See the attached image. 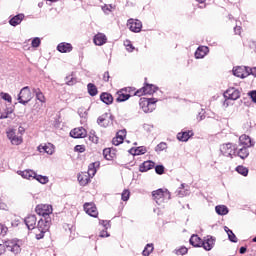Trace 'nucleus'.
<instances>
[{"label":"nucleus","instance_id":"nucleus-1","mask_svg":"<svg viewBox=\"0 0 256 256\" xmlns=\"http://www.w3.org/2000/svg\"><path fill=\"white\" fill-rule=\"evenodd\" d=\"M5 249L11 251V253H14V255H17L21 253V244H19V240H7L4 242V244H0V255L5 253Z\"/></svg>","mask_w":256,"mask_h":256},{"label":"nucleus","instance_id":"nucleus-2","mask_svg":"<svg viewBox=\"0 0 256 256\" xmlns=\"http://www.w3.org/2000/svg\"><path fill=\"white\" fill-rule=\"evenodd\" d=\"M49 227H51V217L41 218L38 221V226L35 230L36 239H43L45 237V233L49 231Z\"/></svg>","mask_w":256,"mask_h":256},{"label":"nucleus","instance_id":"nucleus-3","mask_svg":"<svg viewBox=\"0 0 256 256\" xmlns=\"http://www.w3.org/2000/svg\"><path fill=\"white\" fill-rule=\"evenodd\" d=\"M152 197L157 205H163L166 199H171V193L168 190L158 189L152 192Z\"/></svg>","mask_w":256,"mask_h":256},{"label":"nucleus","instance_id":"nucleus-4","mask_svg":"<svg viewBox=\"0 0 256 256\" xmlns=\"http://www.w3.org/2000/svg\"><path fill=\"white\" fill-rule=\"evenodd\" d=\"M156 102L157 99L155 98H141L139 105L144 113H153V111H155Z\"/></svg>","mask_w":256,"mask_h":256},{"label":"nucleus","instance_id":"nucleus-5","mask_svg":"<svg viewBox=\"0 0 256 256\" xmlns=\"http://www.w3.org/2000/svg\"><path fill=\"white\" fill-rule=\"evenodd\" d=\"M6 135L12 145H21L23 143V136L19 135L15 128H7Z\"/></svg>","mask_w":256,"mask_h":256},{"label":"nucleus","instance_id":"nucleus-6","mask_svg":"<svg viewBox=\"0 0 256 256\" xmlns=\"http://www.w3.org/2000/svg\"><path fill=\"white\" fill-rule=\"evenodd\" d=\"M32 99L33 94H31V89L29 88V86L23 87L18 94L19 103H21L22 105H27Z\"/></svg>","mask_w":256,"mask_h":256},{"label":"nucleus","instance_id":"nucleus-7","mask_svg":"<svg viewBox=\"0 0 256 256\" xmlns=\"http://www.w3.org/2000/svg\"><path fill=\"white\" fill-rule=\"evenodd\" d=\"M37 215L43 217V219H47L53 213V207L49 204H39L35 209Z\"/></svg>","mask_w":256,"mask_h":256},{"label":"nucleus","instance_id":"nucleus-8","mask_svg":"<svg viewBox=\"0 0 256 256\" xmlns=\"http://www.w3.org/2000/svg\"><path fill=\"white\" fill-rule=\"evenodd\" d=\"M155 91H157V87L155 85L146 84L143 88L137 90L134 95H136V97H141L143 95H153Z\"/></svg>","mask_w":256,"mask_h":256},{"label":"nucleus","instance_id":"nucleus-9","mask_svg":"<svg viewBox=\"0 0 256 256\" xmlns=\"http://www.w3.org/2000/svg\"><path fill=\"white\" fill-rule=\"evenodd\" d=\"M236 147L235 145L231 144V143H227V144H222L220 146V151L222 153V155H224L225 157H232L236 151Z\"/></svg>","mask_w":256,"mask_h":256},{"label":"nucleus","instance_id":"nucleus-10","mask_svg":"<svg viewBox=\"0 0 256 256\" xmlns=\"http://www.w3.org/2000/svg\"><path fill=\"white\" fill-rule=\"evenodd\" d=\"M232 71L235 77H240L241 79H245V77H249V67L236 66L233 68Z\"/></svg>","mask_w":256,"mask_h":256},{"label":"nucleus","instance_id":"nucleus-11","mask_svg":"<svg viewBox=\"0 0 256 256\" xmlns=\"http://www.w3.org/2000/svg\"><path fill=\"white\" fill-rule=\"evenodd\" d=\"M127 27L132 31L133 33H140L141 29L143 27V24L139 20L135 19H129L127 22Z\"/></svg>","mask_w":256,"mask_h":256},{"label":"nucleus","instance_id":"nucleus-12","mask_svg":"<svg viewBox=\"0 0 256 256\" xmlns=\"http://www.w3.org/2000/svg\"><path fill=\"white\" fill-rule=\"evenodd\" d=\"M70 137H73V139H85L87 137V130L83 127L74 128L70 131Z\"/></svg>","mask_w":256,"mask_h":256},{"label":"nucleus","instance_id":"nucleus-13","mask_svg":"<svg viewBox=\"0 0 256 256\" xmlns=\"http://www.w3.org/2000/svg\"><path fill=\"white\" fill-rule=\"evenodd\" d=\"M97 123L98 125H100V127H109V125L113 123V119H111V114L109 113L102 114L97 119Z\"/></svg>","mask_w":256,"mask_h":256},{"label":"nucleus","instance_id":"nucleus-14","mask_svg":"<svg viewBox=\"0 0 256 256\" xmlns=\"http://www.w3.org/2000/svg\"><path fill=\"white\" fill-rule=\"evenodd\" d=\"M215 237L213 236H206L204 237V239L202 240V246L203 249H205V251H211V249H213V247H215Z\"/></svg>","mask_w":256,"mask_h":256},{"label":"nucleus","instance_id":"nucleus-15","mask_svg":"<svg viewBox=\"0 0 256 256\" xmlns=\"http://www.w3.org/2000/svg\"><path fill=\"white\" fill-rule=\"evenodd\" d=\"M131 88H125L117 92V103H123V101H128V99L131 97Z\"/></svg>","mask_w":256,"mask_h":256},{"label":"nucleus","instance_id":"nucleus-16","mask_svg":"<svg viewBox=\"0 0 256 256\" xmlns=\"http://www.w3.org/2000/svg\"><path fill=\"white\" fill-rule=\"evenodd\" d=\"M224 97H227V99H231L232 101H237V99L241 97V92L238 89L229 88L226 90Z\"/></svg>","mask_w":256,"mask_h":256},{"label":"nucleus","instance_id":"nucleus-17","mask_svg":"<svg viewBox=\"0 0 256 256\" xmlns=\"http://www.w3.org/2000/svg\"><path fill=\"white\" fill-rule=\"evenodd\" d=\"M84 211L87 213V215H90V217H97L99 215L97 207L93 203H85Z\"/></svg>","mask_w":256,"mask_h":256},{"label":"nucleus","instance_id":"nucleus-18","mask_svg":"<svg viewBox=\"0 0 256 256\" xmlns=\"http://www.w3.org/2000/svg\"><path fill=\"white\" fill-rule=\"evenodd\" d=\"M38 151L40 153H47V155H53L55 153V146L51 143L38 146Z\"/></svg>","mask_w":256,"mask_h":256},{"label":"nucleus","instance_id":"nucleus-19","mask_svg":"<svg viewBox=\"0 0 256 256\" xmlns=\"http://www.w3.org/2000/svg\"><path fill=\"white\" fill-rule=\"evenodd\" d=\"M93 42L98 47H101V46L105 45V43H107V36L103 33H98L94 36Z\"/></svg>","mask_w":256,"mask_h":256},{"label":"nucleus","instance_id":"nucleus-20","mask_svg":"<svg viewBox=\"0 0 256 256\" xmlns=\"http://www.w3.org/2000/svg\"><path fill=\"white\" fill-rule=\"evenodd\" d=\"M24 223L31 231L35 229V225H37V217L35 215H29L28 217L25 218Z\"/></svg>","mask_w":256,"mask_h":256},{"label":"nucleus","instance_id":"nucleus-21","mask_svg":"<svg viewBox=\"0 0 256 256\" xmlns=\"http://www.w3.org/2000/svg\"><path fill=\"white\" fill-rule=\"evenodd\" d=\"M57 50L60 53H71L73 51V46L70 43L62 42L58 44Z\"/></svg>","mask_w":256,"mask_h":256},{"label":"nucleus","instance_id":"nucleus-22","mask_svg":"<svg viewBox=\"0 0 256 256\" xmlns=\"http://www.w3.org/2000/svg\"><path fill=\"white\" fill-rule=\"evenodd\" d=\"M239 143L240 145H244V147H253L255 145V143L251 141V137L245 134L239 137Z\"/></svg>","mask_w":256,"mask_h":256},{"label":"nucleus","instance_id":"nucleus-23","mask_svg":"<svg viewBox=\"0 0 256 256\" xmlns=\"http://www.w3.org/2000/svg\"><path fill=\"white\" fill-rule=\"evenodd\" d=\"M207 53H209V47L200 46L197 48V50L195 52V57H196V59H203V57H205V55H207Z\"/></svg>","mask_w":256,"mask_h":256},{"label":"nucleus","instance_id":"nucleus-24","mask_svg":"<svg viewBox=\"0 0 256 256\" xmlns=\"http://www.w3.org/2000/svg\"><path fill=\"white\" fill-rule=\"evenodd\" d=\"M153 167H155V162L148 160L143 162L140 167H139V171L141 173H145L147 171H149L150 169H153Z\"/></svg>","mask_w":256,"mask_h":256},{"label":"nucleus","instance_id":"nucleus-25","mask_svg":"<svg viewBox=\"0 0 256 256\" xmlns=\"http://www.w3.org/2000/svg\"><path fill=\"white\" fill-rule=\"evenodd\" d=\"M37 173L33 170H24V171H18V175H21L23 179H35V175Z\"/></svg>","mask_w":256,"mask_h":256},{"label":"nucleus","instance_id":"nucleus-26","mask_svg":"<svg viewBox=\"0 0 256 256\" xmlns=\"http://www.w3.org/2000/svg\"><path fill=\"white\" fill-rule=\"evenodd\" d=\"M23 19H25V15L24 14H18L14 17H12L9 20L10 25H12V27H17V25H20V23L23 21Z\"/></svg>","mask_w":256,"mask_h":256},{"label":"nucleus","instance_id":"nucleus-27","mask_svg":"<svg viewBox=\"0 0 256 256\" xmlns=\"http://www.w3.org/2000/svg\"><path fill=\"white\" fill-rule=\"evenodd\" d=\"M176 193L178 197H187L189 195V186L181 184Z\"/></svg>","mask_w":256,"mask_h":256},{"label":"nucleus","instance_id":"nucleus-28","mask_svg":"<svg viewBox=\"0 0 256 256\" xmlns=\"http://www.w3.org/2000/svg\"><path fill=\"white\" fill-rule=\"evenodd\" d=\"M78 181L80 185L85 187V185L89 184V181H91V179L89 178V175H87V172H82L81 174L78 175Z\"/></svg>","mask_w":256,"mask_h":256},{"label":"nucleus","instance_id":"nucleus-29","mask_svg":"<svg viewBox=\"0 0 256 256\" xmlns=\"http://www.w3.org/2000/svg\"><path fill=\"white\" fill-rule=\"evenodd\" d=\"M203 240L198 235H192L190 238V245L193 247H202Z\"/></svg>","mask_w":256,"mask_h":256},{"label":"nucleus","instance_id":"nucleus-30","mask_svg":"<svg viewBox=\"0 0 256 256\" xmlns=\"http://www.w3.org/2000/svg\"><path fill=\"white\" fill-rule=\"evenodd\" d=\"M100 99L106 105H111V103H113V96L107 92L102 93Z\"/></svg>","mask_w":256,"mask_h":256},{"label":"nucleus","instance_id":"nucleus-31","mask_svg":"<svg viewBox=\"0 0 256 256\" xmlns=\"http://www.w3.org/2000/svg\"><path fill=\"white\" fill-rule=\"evenodd\" d=\"M191 135H193V132L189 131V132H180L177 134V139L178 141H189V139L191 138Z\"/></svg>","mask_w":256,"mask_h":256},{"label":"nucleus","instance_id":"nucleus-32","mask_svg":"<svg viewBox=\"0 0 256 256\" xmlns=\"http://www.w3.org/2000/svg\"><path fill=\"white\" fill-rule=\"evenodd\" d=\"M249 147L243 146L242 148L238 149L237 155L240 159H247L249 157Z\"/></svg>","mask_w":256,"mask_h":256},{"label":"nucleus","instance_id":"nucleus-33","mask_svg":"<svg viewBox=\"0 0 256 256\" xmlns=\"http://www.w3.org/2000/svg\"><path fill=\"white\" fill-rule=\"evenodd\" d=\"M224 231L227 233L229 241H231L232 243H237V236H235V233H233V231L229 229V227L225 226Z\"/></svg>","mask_w":256,"mask_h":256},{"label":"nucleus","instance_id":"nucleus-34","mask_svg":"<svg viewBox=\"0 0 256 256\" xmlns=\"http://www.w3.org/2000/svg\"><path fill=\"white\" fill-rule=\"evenodd\" d=\"M33 93L36 95V99L40 101V103H45V95L41 92L39 88H33Z\"/></svg>","mask_w":256,"mask_h":256},{"label":"nucleus","instance_id":"nucleus-35","mask_svg":"<svg viewBox=\"0 0 256 256\" xmlns=\"http://www.w3.org/2000/svg\"><path fill=\"white\" fill-rule=\"evenodd\" d=\"M215 211L218 215H227V213H229V208L225 205H218L215 207Z\"/></svg>","mask_w":256,"mask_h":256},{"label":"nucleus","instance_id":"nucleus-36","mask_svg":"<svg viewBox=\"0 0 256 256\" xmlns=\"http://www.w3.org/2000/svg\"><path fill=\"white\" fill-rule=\"evenodd\" d=\"M87 89H88V93L91 97H95V95H97L99 93V91L97 90V86H95V84H93V83H89L87 85Z\"/></svg>","mask_w":256,"mask_h":256},{"label":"nucleus","instance_id":"nucleus-37","mask_svg":"<svg viewBox=\"0 0 256 256\" xmlns=\"http://www.w3.org/2000/svg\"><path fill=\"white\" fill-rule=\"evenodd\" d=\"M130 153L132 155H145V153H147V149L145 147L141 146L136 149H131Z\"/></svg>","mask_w":256,"mask_h":256},{"label":"nucleus","instance_id":"nucleus-38","mask_svg":"<svg viewBox=\"0 0 256 256\" xmlns=\"http://www.w3.org/2000/svg\"><path fill=\"white\" fill-rule=\"evenodd\" d=\"M34 179H36V181H38V183H41L42 185H47V183H49V177L47 176L36 174L34 176Z\"/></svg>","mask_w":256,"mask_h":256},{"label":"nucleus","instance_id":"nucleus-39","mask_svg":"<svg viewBox=\"0 0 256 256\" xmlns=\"http://www.w3.org/2000/svg\"><path fill=\"white\" fill-rule=\"evenodd\" d=\"M95 173H97V169L95 168V163H92L88 166V172H86V174L91 179L95 177Z\"/></svg>","mask_w":256,"mask_h":256},{"label":"nucleus","instance_id":"nucleus-40","mask_svg":"<svg viewBox=\"0 0 256 256\" xmlns=\"http://www.w3.org/2000/svg\"><path fill=\"white\" fill-rule=\"evenodd\" d=\"M236 171L240 175H243V177H247V175H249V169H247V167H244V166L236 167Z\"/></svg>","mask_w":256,"mask_h":256},{"label":"nucleus","instance_id":"nucleus-41","mask_svg":"<svg viewBox=\"0 0 256 256\" xmlns=\"http://www.w3.org/2000/svg\"><path fill=\"white\" fill-rule=\"evenodd\" d=\"M151 253H153V244H147V246L145 247V249L142 252V255L149 256V255H151Z\"/></svg>","mask_w":256,"mask_h":256},{"label":"nucleus","instance_id":"nucleus-42","mask_svg":"<svg viewBox=\"0 0 256 256\" xmlns=\"http://www.w3.org/2000/svg\"><path fill=\"white\" fill-rule=\"evenodd\" d=\"M11 113H13V110H9L8 108L2 112L1 108H0V119H8L9 115H11Z\"/></svg>","mask_w":256,"mask_h":256},{"label":"nucleus","instance_id":"nucleus-43","mask_svg":"<svg viewBox=\"0 0 256 256\" xmlns=\"http://www.w3.org/2000/svg\"><path fill=\"white\" fill-rule=\"evenodd\" d=\"M0 97L4 101H7V103H11L13 101V98L11 97V95L9 93L1 92Z\"/></svg>","mask_w":256,"mask_h":256},{"label":"nucleus","instance_id":"nucleus-44","mask_svg":"<svg viewBox=\"0 0 256 256\" xmlns=\"http://www.w3.org/2000/svg\"><path fill=\"white\" fill-rule=\"evenodd\" d=\"M103 155L107 161H111L113 159V156L111 155V149H109V148H106L103 150Z\"/></svg>","mask_w":256,"mask_h":256},{"label":"nucleus","instance_id":"nucleus-45","mask_svg":"<svg viewBox=\"0 0 256 256\" xmlns=\"http://www.w3.org/2000/svg\"><path fill=\"white\" fill-rule=\"evenodd\" d=\"M89 139L92 141V143H99V137L95 135V131H90Z\"/></svg>","mask_w":256,"mask_h":256},{"label":"nucleus","instance_id":"nucleus-46","mask_svg":"<svg viewBox=\"0 0 256 256\" xmlns=\"http://www.w3.org/2000/svg\"><path fill=\"white\" fill-rule=\"evenodd\" d=\"M165 149H167V143L161 142L156 146L155 151H165Z\"/></svg>","mask_w":256,"mask_h":256},{"label":"nucleus","instance_id":"nucleus-47","mask_svg":"<svg viewBox=\"0 0 256 256\" xmlns=\"http://www.w3.org/2000/svg\"><path fill=\"white\" fill-rule=\"evenodd\" d=\"M155 172L157 175H163V173H165V167L163 165H158L155 167Z\"/></svg>","mask_w":256,"mask_h":256},{"label":"nucleus","instance_id":"nucleus-48","mask_svg":"<svg viewBox=\"0 0 256 256\" xmlns=\"http://www.w3.org/2000/svg\"><path fill=\"white\" fill-rule=\"evenodd\" d=\"M39 45H41V39L39 37L34 38L31 42V46L37 48Z\"/></svg>","mask_w":256,"mask_h":256},{"label":"nucleus","instance_id":"nucleus-49","mask_svg":"<svg viewBox=\"0 0 256 256\" xmlns=\"http://www.w3.org/2000/svg\"><path fill=\"white\" fill-rule=\"evenodd\" d=\"M130 195H131V192H129V190H124L122 192V201H129Z\"/></svg>","mask_w":256,"mask_h":256},{"label":"nucleus","instance_id":"nucleus-50","mask_svg":"<svg viewBox=\"0 0 256 256\" xmlns=\"http://www.w3.org/2000/svg\"><path fill=\"white\" fill-rule=\"evenodd\" d=\"M124 45H125L127 51L132 52L135 49V47H133V44H131V41H129V40L124 41Z\"/></svg>","mask_w":256,"mask_h":256},{"label":"nucleus","instance_id":"nucleus-51","mask_svg":"<svg viewBox=\"0 0 256 256\" xmlns=\"http://www.w3.org/2000/svg\"><path fill=\"white\" fill-rule=\"evenodd\" d=\"M123 138L116 136L115 138L112 139V143L113 145H121V143H123Z\"/></svg>","mask_w":256,"mask_h":256},{"label":"nucleus","instance_id":"nucleus-52","mask_svg":"<svg viewBox=\"0 0 256 256\" xmlns=\"http://www.w3.org/2000/svg\"><path fill=\"white\" fill-rule=\"evenodd\" d=\"M113 9V6L112 5H104L102 7V11L104 13H106V15H109V13H111V10Z\"/></svg>","mask_w":256,"mask_h":256},{"label":"nucleus","instance_id":"nucleus-53","mask_svg":"<svg viewBox=\"0 0 256 256\" xmlns=\"http://www.w3.org/2000/svg\"><path fill=\"white\" fill-rule=\"evenodd\" d=\"M66 83L70 86L75 85V83H77V79H75L71 76H68V77H66Z\"/></svg>","mask_w":256,"mask_h":256},{"label":"nucleus","instance_id":"nucleus-54","mask_svg":"<svg viewBox=\"0 0 256 256\" xmlns=\"http://www.w3.org/2000/svg\"><path fill=\"white\" fill-rule=\"evenodd\" d=\"M187 248L186 247H181L180 249L176 250V255H187Z\"/></svg>","mask_w":256,"mask_h":256},{"label":"nucleus","instance_id":"nucleus-55","mask_svg":"<svg viewBox=\"0 0 256 256\" xmlns=\"http://www.w3.org/2000/svg\"><path fill=\"white\" fill-rule=\"evenodd\" d=\"M74 151H77L78 153H85V146L76 145L75 148H74Z\"/></svg>","mask_w":256,"mask_h":256},{"label":"nucleus","instance_id":"nucleus-56","mask_svg":"<svg viewBox=\"0 0 256 256\" xmlns=\"http://www.w3.org/2000/svg\"><path fill=\"white\" fill-rule=\"evenodd\" d=\"M100 225H103V227L105 228V229H109V227H111V224L109 223V221H107V220H100Z\"/></svg>","mask_w":256,"mask_h":256},{"label":"nucleus","instance_id":"nucleus-57","mask_svg":"<svg viewBox=\"0 0 256 256\" xmlns=\"http://www.w3.org/2000/svg\"><path fill=\"white\" fill-rule=\"evenodd\" d=\"M7 231H8V228L5 225L0 224V235H6Z\"/></svg>","mask_w":256,"mask_h":256},{"label":"nucleus","instance_id":"nucleus-58","mask_svg":"<svg viewBox=\"0 0 256 256\" xmlns=\"http://www.w3.org/2000/svg\"><path fill=\"white\" fill-rule=\"evenodd\" d=\"M125 135H127V131L120 130L119 132H117L116 137H121V139H125Z\"/></svg>","mask_w":256,"mask_h":256},{"label":"nucleus","instance_id":"nucleus-59","mask_svg":"<svg viewBox=\"0 0 256 256\" xmlns=\"http://www.w3.org/2000/svg\"><path fill=\"white\" fill-rule=\"evenodd\" d=\"M248 75H253V77H256V67L254 68L248 67Z\"/></svg>","mask_w":256,"mask_h":256},{"label":"nucleus","instance_id":"nucleus-60","mask_svg":"<svg viewBox=\"0 0 256 256\" xmlns=\"http://www.w3.org/2000/svg\"><path fill=\"white\" fill-rule=\"evenodd\" d=\"M249 95H250L252 101H253L254 103H256V91H251V92L249 93Z\"/></svg>","mask_w":256,"mask_h":256},{"label":"nucleus","instance_id":"nucleus-61","mask_svg":"<svg viewBox=\"0 0 256 256\" xmlns=\"http://www.w3.org/2000/svg\"><path fill=\"white\" fill-rule=\"evenodd\" d=\"M17 131V133L19 134V135H21V137H23V133H25V128H23L22 126H20L19 128H18V130H16Z\"/></svg>","mask_w":256,"mask_h":256},{"label":"nucleus","instance_id":"nucleus-62","mask_svg":"<svg viewBox=\"0 0 256 256\" xmlns=\"http://www.w3.org/2000/svg\"><path fill=\"white\" fill-rule=\"evenodd\" d=\"M234 32H235L236 35H241V26H236L234 28Z\"/></svg>","mask_w":256,"mask_h":256},{"label":"nucleus","instance_id":"nucleus-63","mask_svg":"<svg viewBox=\"0 0 256 256\" xmlns=\"http://www.w3.org/2000/svg\"><path fill=\"white\" fill-rule=\"evenodd\" d=\"M203 119H205V114H203V113H199L198 115H197V121H203Z\"/></svg>","mask_w":256,"mask_h":256},{"label":"nucleus","instance_id":"nucleus-64","mask_svg":"<svg viewBox=\"0 0 256 256\" xmlns=\"http://www.w3.org/2000/svg\"><path fill=\"white\" fill-rule=\"evenodd\" d=\"M110 79V76H109V72H105L104 75H103V81H109Z\"/></svg>","mask_w":256,"mask_h":256}]
</instances>
